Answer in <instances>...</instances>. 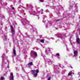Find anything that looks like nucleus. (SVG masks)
I'll return each instance as SVG.
<instances>
[{
	"instance_id": "nucleus-1",
	"label": "nucleus",
	"mask_w": 80,
	"mask_h": 80,
	"mask_svg": "<svg viewBox=\"0 0 80 80\" xmlns=\"http://www.w3.org/2000/svg\"><path fill=\"white\" fill-rule=\"evenodd\" d=\"M31 71L32 72V73H33V75H35V77H37V73H38L39 72V71L38 69L36 70V73H35V71L32 70Z\"/></svg>"
},
{
	"instance_id": "nucleus-2",
	"label": "nucleus",
	"mask_w": 80,
	"mask_h": 80,
	"mask_svg": "<svg viewBox=\"0 0 80 80\" xmlns=\"http://www.w3.org/2000/svg\"><path fill=\"white\" fill-rule=\"evenodd\" d=\"M10 28H11V31L12 35H14V32H15V30H13V28L12 26H10Z\"/></svg>"
},
{
	"instance_id": "nucleus-3",
	"label": "nucleus",
	"mask_w": 80,
	"mask_h": 80,
	"mask_svg": "<svg viewBox=\"0 0 80 80\" xmlns=\"http://www.w3.org/2000/svg\"><path fill=\"white\" fill-rule=\"evenodd\" d=\"M10 80H13V73H10Z\"/></svg>"
},
{
	"instance_id": "nucleus-4",
	"label": "nucleus",
	"mask_w": 80,
	"mask_h": 80,
	"mask_svg": "<svg viewBox=\"0 0 80 80\" xmlns=\"http://www.w3.org/2000/svg\"><path fill=\"white\" fill-rule=\"evenodd\" d=\"M32 54H33L35 57H37V52L35 51L32 52L31 54V56H32Z\"/></svg>"
},
{
	"instance_id": "nucleus-5",
	"label": "nucleus",
	"mask_w": 80,
	"mask_h": 80,
	"mask_svg": "<svg viewBox=\"0 0 80 80\" xmlns=\"http://www.w3.org/2000/svg\"><path fill=\"white\" fill-rule=\"evenodd\" d=\"M78 54V52L77 51H74V55L75 57H76L77 56V54Z\"/></svg>"
},
{
	"instance_id": "nucleus-6",
	"label": "nucleus",
	"mask_w": 80,
	"mask_h": 80,
	"mask_svg": "<svg viewBox=\"0 0 80 80\" xmlns=\"http://www.w3.org/2000/svg\"><path fill=\"white\" fill-rule=\"evenodd\" d=\"M5 56V54H3V55L2 56V62H4V57Z\"/></svg>"
},
{
	"instance_id": "nucleus-7",
	"label": "nucleus",
	"mask_w": 80,
	"mask_h": 80,
	"mask_svg": "<svg viewBox=\"0 0 80 80\" xmlns=\"http://www.w3.org/2000/svg\"><path fill=\"white\" fill-rule=\"evenodd\" d=\"M77 42L78 43V44H80V40L79 39V38H77Z\"/></svg>"
},
{
	"instance_id": "nucleus-8",
	"label": "nucleus",
	"mask_w": 80,
	"mask_h": 80,
	"mask_svg": "<svg viewBox=\"0 0 80 80\" xmlns=\"http://www.w3.org/2000/svg\"><path fill=\"white\" fill-rule=\"evenodd\" d=\"M28 65H29L30 66H31L32 65H33V62H31L28 64Z\"/></svg>"
},
{
	"instance_id": "nucleus-9",
	"label": "nucleus",
	"mask_w": 80,
	"mask_h": 80,
	"mask_svg": "<svg viewBox=\"0 0 80 80\" xmlns=\"http://www.w3.org/2000/svg\"><path fill=\"white\" fill-rule=\"evenodd\" d=\"M72 73H73L72 71H71L69 73H68V75H69V76H70V75H71Z\"/></svg>"
},
{
	"instance_id": "nucleus-10",
	"label": "nucleus",
	"mask_w": 80,
	"mask_h": 80,
	"mask_svg": "<svg viewBox=\"0 0 80 80\" xmlns=\"http://www.w3.org/2000/svg\"><path fill=\"white\" fill-rule=\"evenodd\" d=\"M13 54L14 55H16V51H15V49H14L13 50Z\"/></svg>"
},
{
	"instance_id": "nucleus-11",
	"label": "nucleus",
	"mask_w": 80,
	"mask_h": 80,
	"mask_svg": "<svg viewBox=\"0 0 80 80\" xmlns=\"http://www.w3.org/2000/svg\"><path fill=\"white\" fill-rule=\"evenodd\" d=\"M41 42H42V43H43L44 42V39H42L40 41Z\"/></svg>"
},
{
	"instance_id": "nucleus-12",
	"label": "nucleus",
	"mask_w": 80,
	"mask_h": 80,
	"mask_svg": "<svg viewBox=\"0 0 80 80\" xmlns=\"http://www.w3.org/2000/svg\"><path fill=\"white\" fill-rule=\"evenodd\" d=\"M56 56H57L58 57H59V56H60V54H59V53H58L56 54Z\"/></svg>"
},
{
	"instance_id": "nucleus-13",
	"label": "nucleus",
	"mask_w": 80,
	"mask_h": 80,
	"mask_svg": "<svg viewBox=\"0 0 80 80\" xmlns=\"http://www.w3.org/2000/svg\"><path fill=\"white\" fill-rule=\"evenodd\" d=\"M50 79H51V77H49L48 78V80H50Z\"/></svg>"
},
{
	"instance_id": "nucleus-14",
	"label": "nucleus",
	"mask_w": 80,
	"mask_h": 80,
	"mask_svg": "<svg viewBox=\"0 0 80 80\" xmlns=\"http://www.w3.org/2000/svg\"><path fill=\"white\" fill-rule=\"evenodd\" d=\"M4 79V78H3V77H1V79L2 80H3Z\"/></svg>"
},
{
	"instance_id": "nucleus-15",
	"label": "nucleus",
	"mask_w": 80,
	"mask_h": 80,
	"mask_svg": "<svg viewBox=\"0 0 80 80\" xmlns=\"http://www.w3.org/2000/svg\"><path fill=\"white\" fill-rule=\"evenodd\" d=\"M41 2H43V0H40Z\"/></svg>"
},
{
	"instance_id": "nucleus-16",
	"label": "nucleus",
	"mask_w": 80,
	"mask_h": 80,
	"mask_svg": "<svg viewBox=\"0 0 80 80\" xmlns=\"http://www.w3.org/2000/svg\"><path fill=\"white\" fill-rule=\"evenodd\" d=\"M12 10H14V8L12 7Z\"/></svg>"
},
{
	"instance_id": "nucleus-17",
	"label": "nucleus",
	"mask_w": 80,
	"mask_h": 80,
	"mask_svg": "<svg viewBox=\"0 0 80 80\" xmlns=\"http://www.w3.org/2000/svg\"><path fill=\"white\" fill-rule=\"evenodd\" d=\"M7 37H5V39H7Z\"/></svg>"
},
{
	"instance_id": "nucleus-18",
	"label": "nucleus",
	"mask_w": 80,
	"mask_h": 80,
	"mask_svg": "<svg viewBox=\"0 0 80 80\" xmlns=\"http://www.w3.org/2000/svg\"><path fill=\"white\" fill-rule=\"evenodd\" d=\"M46 12H48V10H47L46 11Z\"/></svg>"
},
{
	"instance_id": "nucleus-19",
	"label": "nucleus",
	"mask_w": 80,
	"mask_h": 80,
	"mask_svg": "<svg viewBox=\"0 0 80 80\" xmlns=\"http://www.w3.org/2000/svg\"><path fill=\"white\" fill-rule=\"evenodd\" d=\"M48 51H50V49L48 48Z\"/></svg>"
},
{
	"instance_id": "nucleus-20",
	"label": "nucleus",
	"mask_w": 80,
	"mask_h": 80,
	"mask_svg": "<svg viewBox=\"0 0 80 80\" xmlns=\"http://www.w3.org/2000/svg\"><path fill=\"white\" fill-rule=\"evenodd\" d=\"M80 73V72H79L78 73V74H79V73Z\"/></svg>"
},
{
	"instance_id": "nucleus-21",
	"label": "nucleus",
	"mask_w": 80,
	"mask_h": 80,
	"mask_svg": "<svg viewBox=\"0 0 80 80\" xmlns=\"http://www.w3.org/2000/svg\"><path fill=\"white\" fill-rule=\"evenodd\" d=\"M22 23H23V24H24V23H23V22H22Z\"/></svg>"
},
{
	"instance_id": "nucleus-22",
	"label": "nucleus",
	"mask_w": 80,
	"mask_h": 80,
	"mask_svg": "<svg viewBox=\"0 0 80 80\" xmlns=\"http://www.w3.org/2000/svg\"><path fill=\"white\" fill-rule=\"evenodd\" d=\"M47 50H46V52H47Z\"/></svg>"
}]
</instances>
